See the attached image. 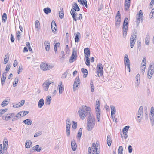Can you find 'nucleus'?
Instances as JSON below:
<instances>
[{
    "mask_svg": "<svg viewBox=\"0 0 154 154\" xmlns=\"http://www.w3.org/2000/svg\"><path fill=\"white\" fill-rule=\"evenodd\" d=\"M78 113L79 117L82 120H83L87 116H90L93 115L91 108L84 105L80 108Z\"/></svg>",
    "mask_w": 154,
    "mask_h": 154,
    "instance_id": "1",
    "label": "nucleus"
},
{
    "mask_svg": "<svg viewBox=\"0 0 154 154\" xmlns=\"http://www.w3.org/2000/svg\"><path fill=\"white\" fill-rule=\"evenodd\" d=\"M95 123V119L94 116H88L86 128L88 131H90L94 128Z\"/></svg>",
    "mask_w": 154,
    "mask_h": 154,
    "instance_id": "2",
    "label": "nucleus"
},
{
    "mask_svg": "<svg viewBox=\"0 0 154 154\" xmlns=\"http://www.w3.org/2000/svg\"><path fill=\"white\" fill-rule=\"evenodd\" d=\"M41 69L43 71L49 70L52 69L54 66L52 65H49L43 62L40 65Z\"/></svg>",
    "mask_w": 154,
    "mask_h": 154,
    "instance_id": "3",
    "label": "nucleus"
},
{
    "mask_svg": "<svg viewBox=\"0 0 154 154\" xmlns=\"http://www.w3.org/2000/svg\"><path fill=\"white\" fill-rule=\"evenodd\" d=\"M154 73V68L152 65L150 64L149 66L147 72V77L150 79L153 75Z\"/></svg>",
    "mask_w": 154,
    "mask_h": 154,
    "instance_id": "4",
    "label": "nucleus"
},
{
    "mask_svg": "<svg viewBox=\"0 0 154 154\" xmlns=\"http://www.w3.org/2000/svg\"><path fill=\"white\" fill-rule=\"evenodd\" d=\"M77 56L76 50L74 49L73 50L72 55L69 59V62L72 63L75 61L77 59Z\"/></svg>",
    "mask_w": 154,
    "mask_h": 154,
    "instance_id": "5",
    "label": "nucleus"
},
{
    "mask_svg": "<svg viewBox=\"0 0 154 154\" xmlns=\"http://www.w3.org/2000/svg\"><path fill=\"white\" fill-rule=\"evenodd\" d=\"M124 63L126 67L128 69L129 72L130 71V62L128 56L127 54H125L124 57Z\"/></svg>",
    "mask_w": 154,
    "mask_h": 154,
    "instance_id": "6",
    "label": "nucleus"
},
{
    "mask_svg": "<svg viewBox=\"0 0 154 154\" xmlns=\"http://www.w3.org/2000/svg\"><path fill=\"white\" fill-rule=\"evenodd\" d=\"M70 126L71 123L70 120L68 119L66 120V131L67 136H69L70 134Z\"/></svg>",
    "mask_w": 154,
    "mask_h": 154,
    "instance_id": "7",
    "label": "nucleus"
},
{
    "mask_svg": "<svg viewBox=\"0 0 154 154\" xmlns=\"http://www.w3.org/2000/svg\"><path fill=\"white\" fill-rule=\"evenodd\" d=\"M98 69L97 70V74L98 77L102 76L103 75V69L102 64L99 63L97 66Z\"/></svg>",
    "mask_w": 154,
    "mask_h": 154,
    "instance_id": "8",
    "label": "nucleus"
},
{
    "mask_svg": "<svg viewBox=\"0 0 154 154\" xmlns=\"http://www.w3.org/2000/svg\"><path fill=\"white\" fill-rule=\"evenodd\" d=\"M51 81L49 80H47L44 82L42 84V86L43 90L45 91H48L49 86L51 84Z\"/></svg>",
    "mask_w": 154,
    "mask_h": 154,
    "instance_id": "9",
    "label": "nucleus"
},
{
    "mask_svg": "<svg viewBox=\"0 0 154 154\" xmlns=\"http://www.w3.org/2000/svg\"><path fill=\"white\" fill-rule=\"evenodd\" d=\"M98 147L97 146L96 144L95 143H93L92 147H91V151L92 154H99L100 151H98V149L97 147Z\"/></svg>",
    "mask_w": 154,
    "mask_h": 154,
    "instance_id": "10",
    "label": "nucleus"
},
{
    "mask_svg": "<svg viewBox=\"0 0 154 154\" xmlns=\"http://www.w3.org/2000/svg\"><path fill=\"white\" fill-rule=\"evenodd\" d=\"M150 118L152 125L153 126L154 123V108L153 107H152L151 108Z\"/></svg>",
    "mask_w": 154,
    "mask_h": 154,
    "instance_id": "11",
    "label": "nucleus"
},
{
    "mask_svg": "<svg viewBox=\"0 0 154 154\" xmlns=\"http://www.w3.org/2000/svg\"><path fill=\"white\" fill-rule=\"evenodd\" d=\"M137 16H138V17L136 19L137 20L136 22V23L138 25L140 21V19L142 21L143 20V16L141 10H140L139 11V14L137 15Z\"/></svg>",
    "mask_w": 154,
    "mask_h": 154,
    "instance_id": "12",
    "label": "nucleus"
},
{
    "mask_svg": "<svg viewBox=\"0 0 154 154\" xmlns=\"http://www.w3.org/2000/svg\"><path fill=\"white\" fill-rule=\"evenodd\" d=\"M137 36L136 35H132L130 38V47L133 48L134 46L136 40Z\"/></svg>",
    "mask_w": 154,
    "mask_h": 154,
    "instance_id": "13",
    "label": "nucleus"
},
{
    "mask_svg": "<svg viewBox=\"0 0 154 154\" xmlns=\"http://www.w3.org/2000/svg\"><path fill=\"white\" fill-rule=\"evenodd\" d=\"M137 115L138 118L142 119L143 116V107L142 106H140V107Z\"/></svg>",
    "mask_w": 154,
    "mask_h": 154,
    "instance_id": "14",
    "label": "nucleus"
},
{
    "mask_svg": "<svg viewBox=\"0 0 154 154\" xmlns=\"http://www.w3.org/2000/svg\"><path fill=\"white\" fill-rule=\"evenodd\" d=\"M10 101V99L8 97L4 100L1 103V106L2 107H4L7 105L9 103Z\"/></svg>",
    "mask_w": 154,
    "mask_h": 154,
    "instance_id": "15",
    "label": "nucleus"
},
{
    "mask_svg": "<svg viewBox=\"0 0 154 154\" xmlns=\"http://www.w3.org/2000/svg\"><path fill=\"white\" fill-rule=\"evenodd\" d=\"M58 87L59 88V94H60L64 91V85L62 84V82H60L59 83V85H58Z\"/></svg>",
    "mask_w": 154,
    "mask_h": 154,
    "instance_id": "16",
    "label": "nucleus"
},
{
    "mask_svg": "<svg viewBox=\"0 0 154 154\" xmlns=\"http://www.w3.org/2000/svg\"><path fill=\"white\" fill-rule=\"evenodd\" d=\"M51 28L52 31L53 32H55L56 30L57 26L55 22L53 20L51 22Z\"/></svg>",
    "mask_w": 154,
    "mask_h": 154,
    "instance_id": "17",
    "label": "nucleus"
},
{
    "mask_svg": "<svg viewBox=\"0 0 154 154\" xmlns=\"http://www.w3.org/2000/svg\"><path fill=\"white\" fill-rule=\"evenodd\" d=\"M84 52L85 57H89L90 55V49L88 48H86L84 49Z\"/></svg>",
    "mask_w": 154,
    "mask_h": 154,
    "instance_id": "18",
    "label": "nucleus"
},
{
    "mask_svg": "<svg viewBox=\"0 0 154 154\" xmlns=\"http://www.w3.org/2000/svg\"><path fill=\"white\" fill-rule=\"evenodd\" d=\"M6 72L3 73L1 79V84L2 86H3L4 84L5 80L6 79Z\"/></svg>",
    "mask_w": 154,
    "mask_h": 154,
    "instance_id": "19",
    "label": "nucleus"
},
{
    "mask_svg": "<svg viewBox=\"0 0 154 154\" xmlns=\"http://www.w3.org/2000/svg\"><path fill=\"white\" fill-rule=\"evenodd\" d=\"M8 142L6 138H5L3 141V151H5L7 149Z\"/></svg>",
    "mask_w": 154,
    "mask_h": 154,
    "instance_id": "20",
    "label": "nucleus"
},
{
    "mask_svg": "<svg viewBox=\"0 0 154 154\" xmlns=\"http://www.w3.org/2000/svg\"><path fill=\"white\" fill-rule=\"evenodd\" d=\"M2 119L3 120L5 121H8L11 119V117L10 113L7 114L3 116L2 117Z\"/></svg>",
    "mask_w": 154,
    "mask_h": 154,
    "instance_id": "21",
    "label": "nucleus"
},
{
    "mask_svg": "<svg viewBox=\"0 0 154 154\" xmlns=\"http://www.w3.org/2000/svg\"><path fill=\"white\" fill-rule=\"evenodd\" d=\"M44 45L46 50L48 51L50 49V44L49 41H45L44 42Z\"/></svg>",
    "mask_w": 154,
    "mask_h": 154,
    "instance_id": "22",
    "label": "nucleus"
},
{
    "mask_svg": "<svg viewBox=\"0 0 154 154\" xmlns=\"http://www.w3.org/2000/svg\"><path fill=\"white\" fill-rule=\"evenodd\" d=\"M44 104V100L43 98L41 99L38 103V107L39 108H41Z\"/></svg>",
    "mask_w": 154,
    "mask_h": 154,
    "instance_id": "23",
    "label": "nucleus"
},
{
    "mask_svg": "<svg viewBox=\"0 0 154 154\" xmlns=\"http://www.w3.org/2000/svg\"><path fill=\"white\" fill-rule=\"evenodd\" d=\"M77 145L74 140H72L71 141V147L73 151H75L76 149Z\"/></svg>",
    "mask_w": 154,
    "mask_h": 154,
    "instance_id": "24",
    "label": "nucleus"
},
{
    "mask_svg": "<svg viewBox=\"0 0 154 154\" xmlns=\"http://www.w3.org/2000/svg\"><path fill=\"white\" fill-rule=\"evenodd\" d=\"M130 1L125 0V9L127 10L130 7Z\"/></svg>",
    "mask_w": 154,
    "mask_h": 154,
    "instance_id": "25",
    "label": "nucleus"
},
{
    "mask_svg": "<svg viewBox=\"0 0 154 154\" xmlns=\"http://www.w3.org/2000/svg\"><path fill=\"white\" fill-rule=\"evenodd\" d=\"M75 11H74V9H71L70 11V13L72 15L73 20L75 21H76L77 19L76 18V14H75V13H76V14H77V13Z\"/></svg>",
    "mask_w": 154,
    "mask_h": 154,
    "instance_id": "26",
    "label": "nucleus"
},
{
    "mask_svg": "<svg viewBox=\"0 0 154 154\" xmlns=\"http://www.w3.org/2000/svg\"><path fill=\"white\" fill-rule=\"evenodd\" d=\"M128 18L127 17L125 18L123 24V28H128Z\"/></svg>",
    "mask_w": 154,
    "mask_h": 154,
    "instance_id": "27",
    "label": "nucleus"
},
{
    "mask_svg": "<svg viewBox=\"0 0 154 154\" xmlns=\"http://www.w3.org/2000/svg\"><path fill=\"white\" fill-rule=\"evenodd\" d=\"M23 112H20L18 113H17L16 115L15 118H14L12 120L13 121H14L15 120H17L18 119L20 118L21 116V114H20V113H22Z\"/></svg>",
    "mask_w": 154,
    "mask_h": 154,
    "instance_id": "28",
    "label": "nucleus"
},
{
    "mask_svg": "<svg viewBox=\"0 0 154 154\" xmlns=\"http://www.w3.org/2000/svg\"><path fill=\"white\" fill-rule=\"evenodd\" d=\"M80 38V34L79 32H77L76 33V35L75 36V41L76 42H78L79 41V39Z\"/></svg>",
    "mask_w": 154,
    "mask_h": 154,
    "instance_id": "29",
    "label": "nucleus"
},
{
    "mask_svg": "<svg viewBox=\"0 0 154 154\" xmlns=\"http://www.w3.org/2000/svg\"><path fill=\"white\" fill-rule=\"evenodd\" d=\"M110 108L111 110V115H114L116 113V109L114 106L111 105L110 106Z\"/></svg>",
    "mask_w": 154,
    "mask_h": 154,
    "instance_id": "30",
    "label": "nucleus"
},
{
    "mask_svg": "<svg viewBox=\"0 0 154 154\" xmlns=\"http://www.w3.org/2000/svg\"><path fill=\"white\" fill-rule=\"evenodd\" d=\"M24 123L28 125H31L32 123V122L31 120L29 119H27L23 121Z\"/></svg>",
    "mask_w": 154,
    "mask_h": 154,
    "instance_id": "31",
    "label": "nucleus"
},
{
    "mask_svg": "<svg viewBox=\"0 0 154 154\" xmlns=\"http://www.w3.org/2000/svg\"><path fill=\"white\" fill-rule=\"evenodd\" d=\"M32 144V142L30 140H27L25 143V147L26 148H29L30 147V145Z\"/></svg>",
    "mask_w": 154,
    "mask_h": 154,
    "instance_id": "32",
    "label": "nucleus"
},
{
    "mask_svg": "<svg viewBox=\"0 0 154 154\" xmlns=\"http://www.w3.org/2000/svg\"><path fill=\"white\" fill-rule=\"evenodd\" d=\"M51 98L50 96H48L46 98V103L48 105H50L51 101Z\"/></svg>",
    "mask_w": 154,
    "mask_h": 154,
    "instance_id": "33",
    "label": "nucleus"
},
{
    "mask_svg": "<svg viewBox=\"0 0 154 154\" xmlns=\"http://www.w3.org/2000/svg\"><path fill=\"white\" fill-rule=\"evenodd\" d=\"M73 7L74 8H72L71 9H74L75 11H78L80 10V8L76 3H74Z\"/></svg>",
    "mask_w": 154,
    "mask_h": 154,
    "instance_id": "34",
    "label": "nucleus"
},
{
    "mask_svg": "<svg viewBox=\"0 0 154 154\" xmlns=\"http://www.w3.org/2000/svg\"><path fill=\"white\" fill-rule=\"evenodd\" d=\"M107 142L108 146H110L111 144L112 141L110 136L109 135L107 136Z\"/></svg>",
    "mask_w": 154,
    "mask_h": 154,
    "instance_id": "35",
    "label": "nucleus"
},
{
    "mask_svg": "<svg viewBox=\"0 0 154 154\" xmlns=\"http://www.w3.org/2000/svg\"><path fill=\"white\" fill-rule=\"evenodd\" d=\"M81 71L82 72L84 73L83 77L85 78L87 77L88 74V71L86 69L84 68L82 69Z\"/></svg>",
    "mask_w": 154,
    "mask_h": 154,
    "instance_id": "36",
    "label": "nucleus"
},
{
    "mask_svg": "<svg viewBox=\"0 0 154 154\" xmlns=\"http://www.w3.org/2000/svg\"><path fill=\"white\" fill-rule=\"evenodd\" d=\"M33 149L36 150L38 152H39L41 150V148L39 147V145H37L33 147Z\"/></svg>",
    "mask_w": 154,
    "mask_h": 154,
    "instance_id": "37",
    "label": "nucleus"
},
{
    "mask_svg": "<svg viewBox=\"0 0 154 154\" xmlns=\"http://www.w3.org/2000/svg\"><path fill=\"white\" fill-rule=\"evenodd\" d=\"M9 56L8 54L6 55L5 56L4 61V64H6L7 63L8 61L9 60Z\"/></svg>",
    "mask_w": 154,
    "mask_h": 154,
    "instance_id": "38",
    "label": "nucleus"
},
{
    "mask_svg": "<svg viewBox=\"0 0 154 154\" xmlns=\"http://www.w3.org/2000/svg\"><path fill=\"white\" fill-rule=\"evenodd\" d=\"M149 41L150 37L149 35H147L145 39V44L146 45H149Z\"/></svg>",
    "mask_w": 154,
    "mask_h": 154,
    "instance_id": "39",
    "label": "nucleus"
},
{
    "mask_svg": "<svg viewBox=\"0 0 154 154\" xmlns=\"http://www.w3.org/2000/svg\"><path fill=\"white\" fill-rule=\"evenodd\" d=\"M44 11L45 14H48L51 12V10L50 8L47 7L44 9Z\"/></svg>",
    "mask_w": 154,
    "mask_h": 154,
    "instance_id": "40",
    "label": "nucleus"
},
{
    "mask_svg": "<svg viewBox=\"0 0 154 154\" xmlns=\"http://www.w3.org/2000/svg\"><path fill=\"white\" fill-rule=\"evenodd\" d=\"M60 45V43L59 42L56 43L55 44H54V50L55 52L56 53L57 50V48L59 47Z\"/></svg>",
    "mask_w": 154,
    "mask_h": 154,
    "instance_id": "41",
    "label": "nucleus"
},
{
    "mask_svg": "<svg viewBox=\"0 0 154 154\" xmlns=\"http://www.w3.org/2000/svg\"><path fill=\"white\" fill-rule=\"evenodd\" d=\"M18 81L19 79L18 78H16L15 79V80L14 81L13 84V86L14 87H15L17 86L18 82Z\"/></svg>",
    "mask_w": 154,
    "mask_h": 154,
    "instance_id": "42",
    "label": "nucleus"
},
{
    "mask_svg": "<svg viewBox=\"0 0 154 154\" xmlns=\"http://www.w3.org/2000/svg\"><path fill=\"white\" fill-rule=\"evenodd\" d=\"M123 37L124 38L125 37L126 35H127V31L128 30V28H123Z\"/></svg>",
    "mask_w": 154,
    "mask_h": 154,
    "instance_id": "43",
    "label": "nucleus"
},
{
    "mask_svg": "<svg viewBox=\"0 0 154 154\" xmlns=\"http://www.w3.org/2000/svg\"><path fill=\"white\" fill-rule=\"evenodd\" d=\"M100 105L99 100H97L96 102L95 109H100Z\"/></svg>",
    "mask_w": 154,
    "mask_h": 154,
    "instance_id": "44",
    "label": "nucleus"
},
{
    "mask_svg": "<svg viewBox=\"0 0 154 154\" xmlns=\"http://www.w3.org/2000/svg\"><path fill=\"white\" fill-rule=\"evenodd\" d=\"M123 151V148L122 146H120L118 149V154H123L122 151Z\"/></svg>",
    "mask_w": 154,
    "mask_h": 154,
    "instance_id": "45",
    "label": "nucleus"
},
{
    "mask_svg": "<svg viewBox=\"0 0 154 154\" xmlns=\"http://www.w3.org/2000/svg\"><path fill=\"white\" fill-rule=\"evenodd\" d=\"M7 110L8 109L7 108L0 110V116L4 114L5 112L7 111Z\"/></svg>",
    "mask_w": 154,
    "mask_h": 154,
    "instance_id": "46",
    "label": "nucleus"
},
{
    "mask_svg": "<svg viewBox=\"0 0 154 154\" xmlns=\"http://www.w3.org/2000/svg\"><path fill=\"white\" fill-rule=\"evenodd\" d=\"M85 58L86 59L85 63L87 66H89L90 65V60L89 59V57H85Z\"/></svg>",
    "mask_w": 154,
    "mask_h": 154,
    "instance_id": "47",
    "label": "nucleus"
},
{
    "mask_svg": "<svg viewBox=\"0 0 154 154\" xmlns=\"http://www.w3.org/2000/svg\"><path fill=\"white\" fill-rule=\"evenodd\" d=\"M80 82V81L79 79V76H77L75 79L74 83H75L78 84V85H79Z\"/></svg>",
    "mask_w": 154,
    "mask_h": 154,
    "instance_id": "48",
    "label": "nucleus"
},
{
    "mask_svg": "<svg viewBox=\"0 0 154 154\" xmlns=\"http://www.w3.org/2000/svg\"><path fill=\"white\" fill-rule=\"evenodd\" d=\"M7 19V15L5 13H4L2 16V20H4L5 22L6 20Z\"/></svg>",
    "mask_w": 154,
    "mask_h": 154,
    "instance_id": "49",
    "label": "nucleus"
},
{
    "mask_svg": "<svg viewBox=\"0 0 154 154\" xmlns=\"http://www.w3.org/2000/svg\"><path fill=\"white\" fill-rule=\"evenodd\" d=\"M13 107L14 108H17L19 107H21L20 105V103H14L13 104Z\"/></svg>",
    "mask_w": 154,
    "mask_h": 154,
    "instance_id": "50",
    "label": "nucleus"
},
{
    "mask_svg": "<svg viewBox=\"0 0 154 154\" xmlns=\"http://www.w3.org/2000/svg\"><path fill=\"white\" fill-rule=\"evenodd\" d=\"M77 124L76 122L73 121L72 126L74 129H76L77 128Z\"/></svg>",
    "mask_w": 154,
    "mask_h": 154,
    "instance_id": "51",
    "label": "nucleus"
},
{
    "mask_svg": "<svg viewBox=\"0 0 154 154\" xmlns=\"http://www.w3.org/2000/svg\"><path fill=\"white\" fill-rule=\"evenodd\" d=\"M82 130L81 128H80L79 130L78 134H77V136L78 137L80 138L82 135Z\"/></svg>",
    "mask_w": 154,
    "mask_h": 154,
    "instance_id": "52",
    "label": "nucleus"
},
{
    "mask_svg": "<svg viewBox=\"0 0 154 154\" xmlns=\"http://www.w3.org/2000/svg\"><path fill=\"white\" fill-rule=\"evenodd\" d=\"M35 25L36 28H38L40 26V23L38 20H36L35 22Z\"/></svg>",
    "mask_w": 154,
    "mask_h": 154,
    "instance_id": "53",
    "label": "nucleus"
},
{
    "mask_svg": "<svg viewBox=\"0 0 154 154\" xmlns=\"http://www.w3.org/2000/svg\"><path fill=\"white\" fill-rule=\"evenodd\" d=\"M136 78L137 79L136 81H137V84L136 83V85L137 87H138V86L139 85V83H138V79H140V78L139 74H138L137 75H136Z\"/></svg>",
    "mask_w": 154,
    "mask_h": 154,
    "instance_id": "54",
    "label": "nucleus"
},
{
    "mask_svg": "<svg viewBox=\"0 0 154 154\" xmlns=\"http://www.w3.org/2000/svg\"><path fill=\"white\" fill-rule=\"evenodd\" d=\"M10 68V65L7 64L6 66V69L5 71V72H6V73H7L8 72Z\"/></svg>",
    "mask_w": 154,
    "mask_h": 154,
    "instance_id": "55",
    "label": "nucleus"
},
{
    "mask_svg": "<svg viewBox=\"0 0 154 154\" xmlns=\"http://www.w3.org/2000/svg\"><path fill=\"white\" fill-rule=\"evenodd\" d=\"M59 15L60 18L61 19L63 18L64 16V13L63 11L61 12L59 11Z\"/></svg>",
    "mask_w": 154,
    "mask_h": 154,
    "instance_id": "56",
    "label": "nucleus"
},
{
    "mask_svg": "<svg viewBox=\"0 0 154 154\" xmlns=\"http://www.w3.org/2000/svg\"><path fill=\"white\" fill-rule=\"evenodd\" d=\"M90 85L91 91L92 92H93L94 91V86L92 82H91L90 83Z\"/></svg>",
    "mask_w": 154,
    "mask_h": 154,
    "instance_id": "57",
    "label": "nucleus"
},
{
    "mask_svg": "<svg viewBox=\"0 0 154 154\" xmlns=\"http://www.w3.org/2000/svg\"><path fill=\"white\" fill-rule=\"evenodd\" d=\"M79 85L78 84L75 83L74 82L73 85V91H75L77 89V87Z\"/></svg>",
    "mask_w": 154,
    "mask_h": 154,
    "instance_id": "58",
    "label": "nucleus"
},
{
    "mask_svg": "<svg viewBox=\"0 0 154 154\" xmlns=\"http://www.w3.org/2000/svg\"><path fill=\"white\" fill-rule=\"evenodd\" d=\"M128 149L129 152L130 153H131L132 152L133 150L132 146L131 145H129L128 146Z\"/></svg>",
    "mask_w": 154,
    "mask_h": 154,
    "instance_id": "59",
    "label": "nucleus"
},
{
    "mask_svg": "<svg viewBox=\"0 0 154 154\" xmlns=\"http://www.w3.org/2000/svg\"><path fill=\"white\" fill-rule=\"evenodd\" d=\"M150 16L151 18H152V17H153V16L154 15V8L152 9L151 11V12L150 14Z\"/></svg>",
    "mask_w": 154,
    "mask_h": 154,
    "instance_id": "60",
    "label": "nucleus"
},
{
    "mask_svg": "<svg viewBox=\"0 0 154 154\" xmlns=\"http://www.w3.org/2000/svg\"><path fill=\"white\" fill-rule=\"evenodd\" d=\"M129 128L130 126H126L123 128V131H127Z\"/></svg>",
    "mask_w": 154,
    "mask_h": 154,
    "instance_id": "61",
    "label": "nucleus"
},
{
    "mask_svg": "<svg viewBox=\"0 0 154 154\" xmlns=\"http://www.w3.org/2000/svg\"><path fill=\"white\" fill-rule=\"evenodd\" d=\"M96 112V115H100V109H95Z\"/></svg>",
    "mask_w": 154,
    "mask_h": 154,
    "instance_id": "62",
    "label": "nucleus"
},
{
    "mask_svg": "<svg viewBox=\"0 0 154 154\" xmlns=\"http://www.w3.org/2000/svg\"><path fill=\"white\" fill-rule=\"evenodd\" d=\"M20 32L19 31H18L17 32V38H18V40H19L20 39Z\"/></svg>",
    "mask_w": 154,
    "mask_h": 154,
    "instance_id": "63",
    "label": "nucleus"
},
{
    "mask_svg": "<svg viewBox=\"0 0 154 154\" xmlns=\"http://www.w3.org/2000/svg\"><path fill=\"white\" fill-rule=\"evenodd\" d=\"M143 63V64H146V57H143L142 61V63Z\"/></svg>",
    "mask_w": 154,
    "mask_h": 154,
    "instance_id": "64",
    "label": "nucleus"
}]
</instances>
